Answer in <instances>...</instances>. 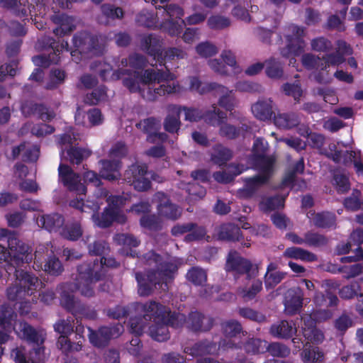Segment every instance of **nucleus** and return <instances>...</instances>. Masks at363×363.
<instances>
[{"label":"nucleus","instance_id":"obj_1","mask_svg":"<svg viewBox=\"0 0 363 363\" xmlns=\"http://www.w3.org/2000/svg\"><path fill=\"white\" fill-rule=\"evenodd\" d=\"M162 39L155 34L143 35L140 38V48L148 55L153 57L156 63L164 67V69L150 68L143 72L130 71L125 69L128 65L135 69H142L147 65L146 57L139 53H133L128 58H122L116 65L118 67L113 70L111 65L100 60L91 62L90 69L98 72L104 81L123 79V84L131 93H138L143 99L154 101L159 97L172 94H179L184 88L179 82L174 81L177 76L170 72L172 67L168 61L183 59L186 53L179 48H170L164 52L163 56Z\"/></svg>","mask_w":363,"mask_h":363},{"label":"nucleus","instance_id":"obj_2","mask_svg":"<svg viewBox=\"0 0 363 363\" xmlns=\"http://www.w3.org/2000/svg\"><path fill=\"white\" fill-rule=\"evenodd\" d=\"M113 33L108 35H91L87 31L77 33L72 38L74 50H69L67 41L62 40L57 43L50 36H43L38 39L37 43L38 48H50L51 52L46 55L45 54L35 55L32 57V61L38 67H49L51 64H57L60 61V54L64 50L70 52L72 60L79 63L82 58L83 54L92 55H101L104 53L106 43L113 39Z\"/></svg>","mask_w":363,"mask_h":363},{"label":"nucleus","instance_id":"obj_3","mask_svg":"<svg viewBox=\"0 0 363 363\" xmlns=\"http://www.w3.org/2000/svg\"><path fill=\"white\" fill-rule=\"evenodd\" d=\"M134 306L142 316L130 319V332L141 335L148 327L150 336L157 342H164L169 339L168 326L179 328L185 322L184 314L172 313L169 308L156 301H151L145 303L136 302Z\"/></svg>","mask_w":363,"mask_h":363},{"label":"nucleus","instance_id":"obj_4","mask_svg":"<svg viewBox=\"0 0 363 363\" xmlns=\"http://www.w3.org/2000/svg\"><path fill=\"white\" fill-rule=\"evenodd\" d=\"M140 261L149 267L146 273L137 272L135 277L138 283V293L140 296H148L155 290L166 291L169 284L174 279L182 259L168 254L161 255L153 250L145 253Z\"/></svg>","mask_w":363,"mask_h":363},{"label":"nucleus","instance_id":"obj_5","mask_svg":"<svg viewBox=\"0 0 363 363\" xmlns=\"http://www.w3.org/2000/svg\"><path fill=\"white\" fill-rule=\"evenodd\" d=\"M17 314L14 309L8 303L0 306V327L7 333L0 331V345L6 342L9 339L8 333L14 330L16 335L29 343L38 346L34 348L30 355L35 354V359L26 356L24 347H16L11 350V356L16 363H40L44 359V347H41L45 339V333L42 329H35L26 322H20L18 327H14Z\"/></svg>","mask_w":363,"mask_h":363},{"label":"nucleus","instance_id":"obj_6","mask_svg":"<svg viewBox=\"0 0 363 363\" xmlns=\"http://www.w3.org/2000/svg\"><path fill=\"white\" fill-rule=\"evenodd\" d=\"M127 198L123 196H111L107 199L108 206L105 208L101 215L97 212L100 208L99 201H87L85 203L82 198L71 200L69 206L79 210L81 212L93 211L91 216L94 223L101 228L109 227L113 222L123 224L127 218L121 208L125 204Z\"/></svg>","mask_w":363,"mask_h":363},{"label":"nucleus","instance_id":"obj_7","mask_svg":"<svg viewBox=\"0 0 363 363\" xmlns=\"http://www.w3.org/2000/svg\"><path fill=\"white\" fill-rule=\"evenodd\" d=\"M4 238H7L9 250L0 245V264L16 267L32 261V250L20 240L13 232L6 228H0V240Z\"/></svg>","mask_w":363,"mask_h":363},{"label":"nucleus","instance_id":"obj_8","mask_svg":"<svg viewBox=\"0 0 363 363\" xmlns=\"http://www.w3.org/2000/svg\"><path fill=\"white\" fill-rule=\"evenodd\" d=\"M118 266V262L113 257L103 256L100 260L97 258L92 259L77 267V275L76 279L83 281L86 289H81V294L86 297L94 295L93 283L101 279L106 274L108 268H113Z\"/></svg>","mask_w":363,"mask_h":363},{"label":"nucleus","instance_id":"obj_9","mask_svg":"<svg viewBox=\"0 0 363 363\" xmlns=\"http://www.w3.org/2000/svg\"><path fill=\"white\" fill-rule=\"evenodd\" d=\"M79 284L81 289H86L85 284L77 279L74 283H64L57 286V291L60 295V305L67 311L72 313L74 317L94 320L97 316L96 311L75 299L73 295L77 290L81 292Z\"/></svg>","mask_w":363,"mask_h":363},{"label":"nucleus","instance_id":"obj_10","mask_svg":"<svg viewBox=\"0 0 363 363\" xmlns=\"http://www.w3.org/2000/svg\"><path fill=\"white\" fill-rule=\"evenodd\" d=\"M5 266L6 272L10 267L15 269L16 284L9 286L6 290V296L10 301H16L23 296L32 295L38 288L42 287L43 283L39 279L28 272L17 269L18 267Z\"/></svg>","mask_w":363,"mask_h":363},{"label":"nucleus","instance_id":"obj_11","mask_svg":"<svg viewBox=\"0 0 363 363\" xmlns=\"http://www.w3.org/2000/svg\"><path fill=\"white\" fill-rule=\"evenodd\" d=\"M57 138L60 148V155L62 161H69L71 164H79L91 155L89 150L74 146V143L79 139V136L72 128H69L66 133L57 135Z\"/></svg>","mask_w":363,"mask_h":363},{"label":"nucleus","instance_id":"obj_12","mask_svg":"<svg viewBox=\"0 0 363 363\" xmlns=\"http://www.w3.org/2000/svg\"><path fill=\"white\" fill-rule=\"evenodd\" d=\"M272 160L269 158H258L256 169L259 174L252 177L242 178L245 186L237 191V196L242 199L252 197L258 189L267 183L272 176Z\"/></svg>","mask_w":363,"mask_h":363},{"label":"nucleus","instance_id":"obj_13","mask_svg":"<svg viewBox=\"0 0 363 363\" xmlns=\"http://www.w3.org/2000/svg\"><path fill=\"white\" fill-rule=\"evenodd\" d=\"M56 248L51 242L40 244L35 250L33 269H43L50 275L58 276L64 270L60 259L55 257Z\"/></svg>","mask_w":363,"mask_h":363},{"label":"nucleus","instance_id":"obj_14","mask_svg":"<svg viewBox=\"0 0 363 363\" xmlns=\"http://www.w3.org/2000/svg\"><path fill=\"white\" fill-rule=\"evenodd\" d=\"M123 179L138 191H147L151 187V180L161 182L162 180L156 173L148 171L145 164L135 163L125 170Z\"/></svg>","mask_w":363,"mask_h":363},{"label":"nucleus","instance_id":"obj_15","mask_svg":"<svg viewBox=\"0 0 363 363\" xmlns=\"http://www.w3.org/2000/svg\"><path fill=\"white\" fill-rule=\"evenodd\" d=\"M306 28L294 23L284 27L286 46L280 49L283 57L288 58L300 55L304 49Z\"/></svg>","mask_w":363,"mask_h":363},{"label":"nucleus","instance_id":"obj_16","mask_svg":"<svg viewBox=\"0 0 363 363\" xmlns=\"http://www.w3.org/2000/svg\"><path fill=\"white\" fill-rule=\"evenodd\" d=\"M237 347L238 345L231 340H220L218 345L213 340H203L196 342L192 347H184L183 351L192 357H202L204 355H217L220 350L228 351Z\"/></svg>","mask_w":363,"mask_h":363},{"label":"nucleus","instance_id":"obj_17","mask_svg":"<svg viewBox=\"0 0 363 363\" xmlns=\"http://www.w3.org/2000/svg\"><path fill=\"white\" fill-rule=\"evenodd\" d=\"M164 21L160 24V28L171 36H179L182 32V20L184 15V9L174 4H170L162 7Z\"/></svg>","mask_w":363,"mask_h":363},{"label":"nucleus","instance_id":"obj_18","mask_svg":"<svg viewBox=\"0 0 363 363\" xmlns=\"http://www.w3.org/2000/svg\"><path fill=\"white\" fill-rule=\"evenodd\" d=\"M74 319L67 318L66 320H60L54 325V330L60 334L57 345L58 348L65 354L72 352H79L82 348V343L80 340L77 342H71L67 337L74 331Z\"/></svg>","mask_w":363,"mask_h":363},{"label":"nucleus","instance_id":"obj_19","mask_svg":"<svg viewBox=\"0 0 363 363\" xmlns=\"http://www.w3.org/2000/svg\"><path fill=\"white\" fill-rule=\"evenodd\" d=\"M225 269L232 272L235 278L240 275H246L247 279L255 277L257 273V267L251 261L241 257L234 250L230 251L228 255Z\"/></svg>","mask_w":363,"mask_h":363},{"label":"nucleus","instance_id":"obj_20","mask_svg":"<svg viewBox=\"0 0 363 363\" xmlns=\"http://www.w3.org/2000/svg\"><path fill=\"white\" fill-rule=\"evenodd\" d=\"M182 111L184 112L186 121L192 122L203 118L206 123L213 126L220 125L226 118V113L218 109L216 106H213L211 110L205 113L200 109L186 106H182Z\"/></svg>","mask_w":363,"mask_h":363},{"label":"nucleus","instance_id":"obj_21","mask_svg":"<svg viewBox=\"0 0 363 363\" xmlns=\"http://www.w3.org/2000/svg\"><path fill=\"white\" fill-rule=\"evenodd\" d=\"M123 325L120 323L110 326H102L97 331L88 327L89 342L95 347H104L111 339L119 337L123 333Z\"/></svg>","mask_w":363,"mask_h":363},{"label":"nucleus","instance_id":"obj_22","mask_svg":"<svg viewBox=\"0 0 363 363\" xmlns=\"http://www.w3.org/2000/svg\"><path fill=\"white\" fill-rule=\"evenodd\" d=\"M60 182L70 191H74L79 196L85 194L86 188L81 182L80 176L75 173L68 165L60 164L58 167Z\"/></svg>","mask_w":363,"mask_h":363},{"label":"nucleus","instance_id":"obj_23","mask_svg":"<svg viewBox=\"0 0 363 363\" xmlns=\"http://www.w3.org/2000/svg\"><path fill=\"white\" fill-rule=\"evenodd\" d=\"M311 301V298L305 296L303 291L299 287H293L287 290L284 296V311L288 315L299 313L303 306Z\"/></svg>","mask_w":363,"mask_h":363},{"label":"nucleus","instance_id":"obj_24","mask_svg":"<svg viewBox=\"0 0 363 363\" xmlns=\"http://www.w3.org/2000/svg\"><path fill=\"white\" fill-rule=\"evenodd\" d=\"M137 127L147 133V141L151 143L164 142L167 139V135L164 133H157L160 127V121L153 117L146 118L137 123Z\"/></svg>","mask_w":363,"mask_h":363},{"label":"nucleus","instance_id":"obj_25","mask_svg":"<svg viewBox=\"0 0 363 363\" xmlns=\"http://www.w3.org/2000/svg\"><path fill=\"white\" fill-rule=\"evenodd\" d=\"M304 170V161L303 159H300L294 165L293 170L288 172L284 178L283 179L282 182L279 186V189L281 190H284V189H292L296 188V190H302L306 187V183L304 180H297L296 179V174H301Z\"/></svg>","mask_w":363,"mask_h":363},{"label":"nucleus","instance_id":"obj_26","mask_svg":"<svg viewBox=\"0 0 363 363\" xmlns=\"http://www.w3.org/2000/svg\"><path fill=\"white\" fill-rule=\"evenodd\" d=\"M155 198L160 201L157 205L158 214L170 220H177L182 215V208L170 202L166 194L157 192Z\"/></svg>","mask_w":363,"mask_h":363},{"label":"nucleus","instance_id":"obj_27","mask_svg":"<svg viewBox=\"0 0 363 363\" xmlns=\"http://www.w3.org/2000/svg\"><path fill=\"white\" fill-rule=\"evenodd\" d=\"M189 87L188 90L191 92H196L199 94L218 91L220 93L228 92V88L216 82H203L197 76H190L188 77Z\"/></svg>","mask_w":363,"mask_h":363},{"label":"nucleus","instance_id":"obj_28","mask_svg":"<svg viewBox=\"0 0 363 363\" xmlns=\"http://www.w3.org/2000/svg\"><path fill=\"white\" fill-rule=\"evenodd\" d=\"M274 103L271 98L259 99L251 106L253 116L261 121H268L274 115Z\"/></svg>","mask_w":363,"mask_h":363},{"label":"nucleus","instance_id":"obj_29","mask_svg":"<svg viewBox=\"0 0 363 363\" xmlns=\"http://www.w3.org/2000/svg\"><path fill=\"white\" fill-rule=\"evenodd\" d=\"M303 335L308 342L320 343L324 339L323 333L315 326V320L312 315L303 314L301 316Z\"/></svg>","mask_w":363,"mask_h":363},{"label":"nucleus","instance_id":"obj_30","mask_svg":"<svg viewBox=\"0 0 363 363\" xmlns=\"http://www.w3.org/2000/svg\"><path fill=\"white\" fill-rule=\"evenodd\" d=\"M323 59H324V61L327 63V67L324 69V72H316L313 75L314 81L317 83L325 84L329 83L332 79L331 75L328 71L330 65L338 66L345 61V58L342 55L335 51V52L328 53L323 56Z\"/></svg>","mask_w":363,"mask_h":363},{"label":"nucleus","instance_id":"obj_31","mask_svg":"<svg viewBox=\"0 0 363 363\" xmlns=\"http://www.w3.org/2000/svg\"><path fill=\"white\" fill-rule=\"evenodd\" d=\"M51 19L57 26L53 30V33L55 35L60 37L69 35L75 30L77 24V21L75 18L65 13H55L52 16Z\"/></svg>","mask_w":363,"mask_h":363},{"label":"nucleus","instance_id":"obj_32","mask_svg":"<svg viewBox=\"0 0 363 363\" xmlns=\"http://www.w3.org/2000/svg\"><path fill=\"white\" fill-rule=\"evenodd\" d=\"M188 328L193 331L206 332L213 327V318L206 317L198 311H192L189 313L188 320L185 317V322Z\"/></svg>","mask_w":363,"mask_h":363},{"label":"nucleus","instance_id":"obj_33","mask_svg":"<svg viewBox=\"0 0 363 363\" xmlns=\"http://www.w3.org/2000/svg\"><path fill=\"white\" fill-rule=\"evenodd\" d=\"M21 109L25 116L34 115L43 121H51L55 116V113L52 110L42 104H35L32 101L24 102L21 105Z\"/></svg>","mask_w":363,"mask_h":363},{"label":"nucleus","instance_id":"obj_34","mask_svg":"<svg viewBox=\"0 0 363 363\" xmlns=\"http://www.w3.org/2000/svg\"><path fill=\"white\" fill-rule=\"evenodd\" d=\"M35 222L39 228H43L50 233H60L65 220L60 214L52 213L37 217Z\"/></svg>","mask_w":363,"mask_h":363},{"label":"nucleus","instance_id":"obj_35","mask_svg":"<svg viewBox=\"0 0 363 363\" xmlns=\"http://www.w3.org/2000/svg\"><path fill=\"white\" fill-rule=\"evenodd\" d=\"M113 240L117 245L123 247L121 250L122 255L132 257L136 256V251L131 249L138 247L140 243L136 237L128 233H118L114 236Z\"/></svg>","mask_w":363,"mask_h":363},{"label":"nucleus","instance_id":"obj_36","mask_svg":"<svg viewBox=\"0 0 363 363\" xmlns=\"http://www.w3.org/2000/svg\"><path fill=\"white\" fill-rule=\"evenodd\" d=\"M0 6L10 10L19 17L27 16L33 13L34 6H30L28 0H0Z\"/></svg>","mask_w":363,"mask_h":363},{"label":"nucleus","instance_id":"obj_37","mask_svg":"<svg viewBox=\"0 0 363 363\" xmlns=\"http://www.w3.org/2000/svg\"><path fill=\"white\" fill-rule=\"evenodd\" d=\"M168 115L164 121V128L170 133H177L180 129L182 106L170 104L167 106Z\"/></svg>","mask_w":363,"mask_h":363},{"label":"nucleus","instance_id":"obj_38","mask_svg":"<svg viewBox=\"0 0 363 363\" xmlns=\"http://www.w3.org/2000/svg\"><path fill=\"white\" fill-rule=\"evenodd\" d=\"M273 122L274 125L279 129L291 130L300 124L301 119L298 115L294 112H278L274 113Z\"/></svg>","mask_w":363,"mask_h":363},{"label":"nucleus","instance_id":"obj_39","mask_svg":"<svg viewBox=\"0 0 363 363\" xmlns=\"http://www.w3.org/2000/svg\"><path fill=\"white\" fill-rule=\"evenodd\" d=\"M100 177L107 180H116L121 177V162L118 160H101Z\"/></svg>","mask_w":363,"mask_h":363},{"label":"nucleus","instance_id":"obj_40","mask_svg":"<svg viewBox=\"0 0 363 363\" xmlns=\"http://www.w3.org/2000/svg\"><path fill=\"white\" fill-rule=\"evenodd\" d=\"M307 216L317 228H330L336 226V217L333 213L321 212L315 213V212L309 211L307 213Z\"/></svg>","mask_w":363,"mask_h":363},{"label":"nucleus","instance_id":"obj_41","mask_svg":"<svg viewBox=\"0 0 363 363\" xmlns=\"http://www.w3.org/2000/svg\"><path fill=\"white\" fill-rule=\"evenodd\" d=\"M301 62L303 66L308 70H313L310 75V78L314 80V74L317 72H324L327 67V63L323 59L312 53L303 54L301 57Z\"/></svg>","mask_w":363,"mask_h":363},{"label":"nucleus","instance_id":"obj_42","mask_svg":"<svg viewBox=\"0 0 363 363\" xmlns=\"http://www.w3.org/2000/svg\"><path fill=\"white\" fill-rule=\"evenodd\" d=\"M23 152V160L26 162H34L37 161L40 154V147L37 145H30L23 143L12 150L13 158H16Z\"/></svg>","mask_w":363,"mask_h":363},{"label":"nucleus","instance_id":"obj_43","mask_svg":"<svg viewBox=\"0 0 363 363\" xmlns=\"http://www.w3.org/2000/svg\"><path fill=\"white\" fill-rule=\"evenodd\" d=\"M246 168L242 164H231L228 166L225 170L218 171L213 174L214 179L223 184H228L232 182L234 178L242 173Z\"/></svg>","mask_w":363,"mask_h":363},{"label":"nucleus","instance_id":"obj_44","mask_svg":"<svg viewBox=\"0 0 363 363\" xmlns=\"http://www.w3.org/2000/svg\"><path fill=\"white\" fill-rule=\"evenodd\" d=\"M221 330L225 336V338L223 340H225L226 341L231 340L233 343L236 344L238 347L234 348V350L241 349L240 343L235 342V340L238 335L241 333L242 334L244 333L242 325L238 321L235 320L225 321L221 324ZM232 350H233V349Z\"/></svg>","mask_w":363,"mask_h":363},{"label":"nucleus","instance_id":"obj_45","mask_svg":"<svg viewBox=\"0 0 363 363\" xmlns=\"http://www.w3.org/2000/svg\"><path fill=\"white\" fill-rule=\"evenodd\" d=\"M289 189L285 194L263 198L259 204V209L265 213L283 208L286 196L289 193Z\"/></svg>","mask_w":363,"mask_h":363},{"label":"nucleus","instance_id":"obj_46","mask_svg":"<svg viewBox=\"0 0 363 363\" xmlns=\"http://www.w3.org/2000/svg\"><path fill=\"white\" fill-rule=\"evenodd\" d=\"M217 238L220 240L235 242L239 240L241 231L238 226L232 223H224L216 230Z\"/></svg>","mask_w":363,"mask_h":363},{"label":"nucleus","instance_id":"obj_47","mask_svg":"<svg viewBox=\"0 0 363 363\" xmlns=\"http://www.w3.org/2000/svg\"><path fill=\"white\" fill-rule=\"evenodd\" d=\"M296 333V328L293 322L281 320L270 328V333L278 338H289Z\"/></svg>","mask_w":363,"mask_h":363},{"label":"nucleus","instance_id":"obj_48","mask_svg":"<svg viewBox=\"0 0 363 363\" xmlns=\"http://www.w3.org/2000/svg\"><path fill=\"white\" fill-rule=\"evenodd\" d=\"M283 257L307 262H313L318 259L317 255L314 253L298 247L286 248L283 253Z\"/></svg>","mask_w":363,"mask_h":363},{"label":"nucleus","instance_id":"obj_49","mask_svg":"<svg viewBox=\"0 0 363 363\" xmlns=\"http://www.w3.org/2000/svg\"><path fill=\"white\" fill-rule=\"evenodd\" d=\"M267 148L268 143L263 138H255L252 147L253 155L252 156V161L253 162L255 169H257V161L258 158L265 157L271 159L272 160V174H273L275 158L273 156H266L264 155Z\"/></svg>","mask_w":363,"mask_h":363},{"label":"nucleus","instance_id":"obj_50","mask_svg":"<svg viewBox=\"0 0 363 363\" xmlns=\"http://www.w3.org/2000/svg\"><path fill=\"white\" fill-rule=\"evenodd\" d=\"M232 157V151L221 144L215 145L211 152V162L220 167L225 165Z\"/></svg>","mask_w":363,"mask_h":363},{"label":"nucleus","instance_id":"obj_51","mask_svg":"<svg viewBox=\"0 0 363 363\" xmlns=\"http://www.w3.org/2000/svg\"><path fill=\"white\" fill-rule=\"evenodd\" d=\"M60 234L67 240L75 241L82 237L83 230L79 222L68 221L63 227L61 228Z\"/></svg>","mask_w":363,"mask_h":363},{"label":"nucleus","instance_id":"obj_52","mask_svg":"<svg viewBox=\"0 0 363 363\" xmlns=\"http://www.w3.org/2000/svg\"><path fill=\"white\" fill-rule=\"evenodd\" d=\"M301 357L303 363H321L324 360V353L318 347L305 345V348L301 353Z\"/></svg>","mask_w":363,"mask_h":363},{"label":"nucleus","instance_id":"obj_53","mask_svg":"<svg viewBox=\"0 0 363 363\" xmlns=\"http://www.w3.org/2000/svg\"><path fill=\"white\" fill-rule=\"evenodd\" d=\"M227 117L223 121V122L220 125H217L216 126L220 125L219 134L222 137H225L228 139H235L238 137L241 132H247L248 131V125L245 123L242 124L241 127L236 128L235 126L225 123Z\"/></svg>","mask_w":363,"mask_h":363},{"label":"nucleus","instance_id":"obj_54","mask_svg":"<svg viewBox=\"0 0 363 363\" xmlns=\"http://www.w3.org/2000/svg\"><path fill=\"white\" fill-rule=\"evenodd\" d=\"M179 189H184L188 194L186 201L190 203L192 200L202 199L206 195V189L196 182L185 184L181 182Z\"/></svg>","mask_w":363,"mask_h":363},{"label":"nucleus","instance_id":"obj_55","mask_svg":"<svg viewBox=\"0 0 363 363\" xmlns=\"http://www.w3.org/2000/svg\"><path fill=\"white\" fill-rule=\"evenodd\" d=\"M102 16L99 18L100 23L108 24V19L121 18L123 16L122 9L111 4H104L101 6Z\"/></svg>","mask_w":363,"mask_h":363},{"label":"nucleus","instance_id":"obj_56","mask_svg":"<svg viewBox=\"0 0 363 363\" xmlns=\"http://www.w3.org/2000/svg\"><path fill=\"white\" fill-rule=\"evenodd\" d=\"M186 278L195 286H202L207 281V272L201 267H193L187 272Z\"/></svg>","mask_w":363,"mask_h":363},{"label":"nucleus","instance_id":"obj_57","mask_svg":"<svg viewBox=\"0 0 363 363\" xmlns=\"http://www.w3.org/2000/svg\"><path fill=\"white\" fill-rule=\"evenodd\" d=\"M266 74L272 79H279L283 75V65L279 60L272 57L265 62Z\"/></svg>","mask_w":363,"mask_h":363},{"label":"nucleus","instance_id":"obj_58","mask_svg":"<svg viewBox=\"0 0 363 363\" xmlns=\"http://www.w3.org/2000/svg\"><path fill=\"white\" fill-rule=\"evenodd\" d=\"M267 341L251 337L249 338L244 344L243 348L248 354H258L266 352Z\"/></svg>","mask_w":363,"mask_h":363},{"label":"nucleus","instance_id":"obj_59","mask_svg":"<svg viewBox=\"0 0 363 363\" xmlns=\"http://www.w3.org/2000/svg\"><path fill=\"white\" fill-rule=\"evenodd\" d=\"M304 241L306 246L320 247L326 245L328 240L325 235L310 230L304 233Z\"/></svg>","mask_w":363,"mask_h":363},{"label":"nucleus","instance_id":"obj_60","mask_svg":"<svg viewBox=\"0 0 363 363\" xmlns=\"http://www.w3.org/2000/svg\"><path fill=\"white\" fill-rule=\"evenodd\" d=\"M107 89L105 86H100L91 93L87 94L84 97V102L89 105H94L107 100Z\"/></svg>","mask_w":363,"mask_h":363},{"label":"nucleus","instance_id":"obj_61","mask_svg":"<svg viewBox=\"0 0 363 363\" xmlns=\"http://www.w3.org/2000/svg\"><path fill=\"white\" fill-rule=\"evenodd\" d=\"M156 18L153 12L143 10L136 16V22L139 26L155 29L157 27Z\"/></svg>","mask_w":363,"mask_h":363},{"label":"nucleus","instance_id":"obj_62","mask_svg":"<svg viewBox=\"0 0 363 363\" xmlns=\"http://www.w3.org/2000/svg\"><path fill=\"white\" fill-rule=\"evenodd\" d=\"M361 286L357 282L352 283L349 285L342 287L339 294L342 298L352 299L354 296L359 298H363V294L360 292Z\"/></svg>","mask_w":363,"mask_h":363},{"label":"nucleus","instance_id":"obj_63","mask_svg":"<svg viewBox=\"0 0 363 363\" xmlns=\"http://www.w3.org/2000/svg\"><path fill=\"white\" fill-rule=\"evenodd\" d=\"M141 227L152 231H157L162 228L161 219L155 215H144L140 220Z\"/></svg>","mask_w":363,"mask_h":363},{"label":"nucleus","instance_id":"obj_64","mask_svg":"<svg viewBox=\"0 0 363 363\" xmlns=\"http://www.w3.org/2000/svg\"><path fill=\"white\" fill-rule=\"evenodd\" d=\"M196 53L201 57L208 58L216 55L218 49L213 43L206 40L199 43L195 48Z\"/></svg>","mask_w":363,"mask_h":363}]
</instances>
